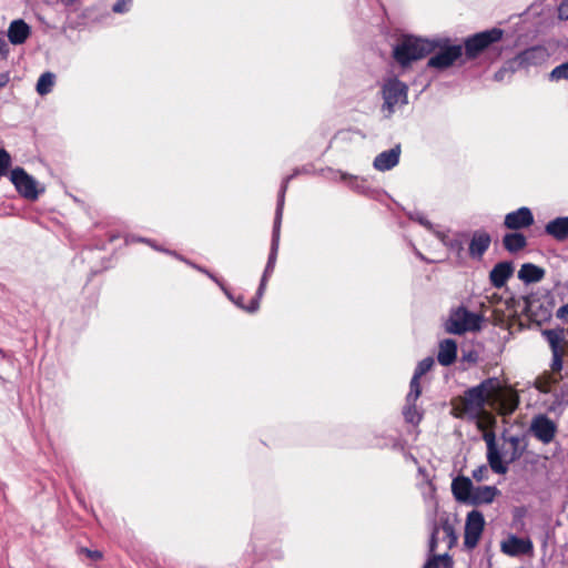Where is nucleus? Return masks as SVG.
<instances>
[{
  "label": "nucleus",
  "mask_w": 568,
  "mask_h": 568,
  "mask_svg": "<svg viewBox=\"0 0 568 568\" xmlns=\"http://www.w3.org/2000/svg\"><path fill=\"white\" fill-rule=\"evenodd\" d=\"M501 384L497 377H488L464 392L463 409L470 417H479L493 396L499 393Z\"/></svg>",
  "instance_id": "f257e3e1"
},
{
  "label": "nucleus",
  "mask_w": 568,
  "mask_h": 568,
  "mask_svg": "<svg viewBox=\"0 0 568 568\" xmlns=\"http://www.w3.org/2000/svg\"><path fill=\"white\" fill-rule=\"evenodd\" d=\"M433 52L432 39L413 34H403L393 47V58L402 68H407Z\"/></svg>",
  "instance_id": "f03ea898"
},
{
  "label": "nucleus",
  "mask_w": 568,
  "mask_h": 568,
  "mask_svg": "<svg viewBox=\"0 0 568 568\" xmlns=\"http://www.w3.org/2000/svg\"><path fill=\"white\" fill-rule=\"evenodd\" d=\"M434 54L428 59L426 67L437 71H444L453 67L463 54V45L453 43L448 37H436L432 39Z\"/></svg>",
  "instance_id": "7ed1b4c3"
},
{
  "label": "nucleus",
  "mask_w": 568,
  "mask_h": 568,
  "mask_svg": "<svg viewBox=\"0 0 568 568\" xmlns=\"http://www.w3.org/2000/svg\"><path fill=\"white\" fill-rule=\"evenodd\" d=\"M381 92L384 99L382 112L386 119L393 116L397 105L408 104V85L395 75L384 79Z\"/></svg>",
  "instance_id": "20e7f679"
},
{
  "label": "nucleus",
  "mask_w": 568,
  "mask_h": 568,
  "mask_svg": "<svg viewBox=\"0 0 568 568\" xmlns=\"http://www.w3.org/2000/svg\"><path fill=\"white\" fill-rule=\"evenodd\" d=\"M504 37V30L491 28L467 37L464 40L463 50L467 60L479 57L485 50L499 42Z\"/></svg>",
  "instance_id": "39448f33"
},
{
  "label": "nucleus",
  "mask_w": 568,
  "mask_h": 568,
  "mask_svg": "<svg viewBox=\"0 0 568 568\" xmlns=\"http://www.w3.org/2000/svg\"><path fill=\"white\" fill-rule=\"evenodd\" d=\"M548 57L549 53L547 49L544 45L538 44L520 51L514 59L508 61V64L511 71H516L521 68L527 69L540 65L546 62Z\"/></svg>",
  "instance_id": "423d86ee"
},
{
  "label": "nucleus",
  "mask_w": 568,
  "mask_h": 568,
  "mask_svg": "<svg viewBox=\"0 0 568 568\" xmlns=\"http://www.w3.org/2000/svg\"><path fill=\"white\" fill-rule=\"evenodd\" d=\"M485 518L481 511L473 509L467 514L464 532V546L474 549L481 537Z\"/></svg>",
  "instance_id": "0eeeda50"
},
{
  "label": "nucleus",
  "mask_w": 568,
  "mask_h": 568,
  "mask_svg": "<svg viewBox=\"0 0 568 568\" xmlns=\"http://www.w3.org/2000/svg\"><path fill=\"white\" fill-rule=\"evenodd\" d=\"M10 180L20 195L27 200H37L40 191L37 181L24 169L17 166L11 171Z\"/></svg>",
  "instance_id": "6e6552de"
},
{
  "label": "nucleus",
  "mask_w": 568,
  "mask_h": 568,
  "mask_svg": "<svg viewBox=\"0 0 568 568\" xmlns=\"http://www.w3.org/2000/svg\"><path fill=\"white\" fill-rule=\"evenodd\" d=\"M529 429L538 440L549 444L555 437L557 426L548 416L539 414L532 418Z\"/></svg>",
  "instance_id": "1a4fd4ad"
},
{
  "label": "nucleus",
  "mask_w": 568,
  "mask_h": 568,
  "mask_svg": "<svg viewBox=\"0 0 568 568\" xmlns=\"http://www.w3.org/2000/svg\"><path fill=\"white\" fill-rule=\"evenodd\" d=\"M532 542L529 538L509 535L500 544V550L510 557H519L532 552Z\"/></svg>",
  "instance_id": "9d476101"
},
{
  "label": "nucleus",
  "mask_w": 568,
  "mask_h": 568,
  "mask_svg": "<svg viewBox=\"0 0 568 568\" xmlns=\"http://www.w3.org/2000/svg\"><path fill=\"white\" fill-rule=\"evenodd\" d=\"M535 222L532 212L527 206H521L516 211L509 212L505 215V227L514 231L530 227Z\"/></svg>",
  "instance_id": "9b49d317"
},
{
  "label": "nucleus",
  "mask_w": 568,
  "mask_h": 568,
  "mask_svg": "<svg viewBox=\"0 0 568 568\" xmlns=\"http://www.w3.org/2000/svg\"><path fill=\"white\" fill-rule=\"evenodd\" d=\"M487 445V460L491 470L498 475H505L508 471V462H503V455L497 447L496 438L493 433L484 436Z\"/></svg>",
  "instance_id": "f8f14e48"
},
{
  "label": "nucleus",
  "mask_w": 568,
  "mask_h": 568,
  "mask_svg": "<svg viewBox=\"0 0 568 568\" xmlns=\"http://www.w3.org/2000/svg\"><path fill=\"white\" fill-rule=\"evenodd\" d=\"M400 153V144H396L392 149L378 153L373 161V168L379 172L392 170L399 163Z\"/></svg>",
  "instance_id": "ddd939ff"
},
{
  "label": "nucleus",
  "mask_w": 568,
  "mask_h": 568,
  "mask_svg": "<svg viewBox=\"0 0 568 568\" xmlns=\"http://www.w3.org/2000/svg\"><path fill=\"white\" fill-rule=\"evenodd\" d=\"M282 217L283 216H281V207H278L275 210V216H274L273 230H272V239H271V248H270V254H268L267 262L265 265L266 268H272V270L275 268L278 247H280Z\"/></svg>",
  "instance_id": "4468645a"
},
{
  "label": "nucleus",
  "mask_w": 568,
  "mask_h": 568,
  "mask_svg": "<svg viewBox=\"0 0 568 568\" xmlns=\"http://www.w3.org/2000/svg\"><path fill=\"white\" fill-rule=\"evenodd\" d=\"M514 273V265L510 261L498 262L489 273V281L493 287L501 288Z\"/></svg>",
  "instance_id": "2eb2a0df"
},
{
  "label": "nucleus",
  "mask_w": 568,
  "mask_h": 568,
  "mask_svg": "<svg viewBox=\"0 0 568 568\" xmlns=\"http://www.w3.org/2000/svg\"><path fill=\"white\" fill-rule=\"evenodd\" d=\"M30 34L31 27L23 19H16L10 22L7 36L11 44H23Z\"/></svg>",
  "instance_id": "dca6fc26"
},
{
  "label": "nucleus",
  "mask_w": 568,
  "mask_h": 568,
  "mask_svg": "<svg viewBox=\"0 0 568 568\" xmlns=\"http://www.w3.org/2000/svg\"><path fill=\"white\" fill-rule=\"evenodd\" d=\"M491 243V236L486 231H475L469 242L468 252L473 258H481Z\"/></svg>",
  "instance_id": "f3484780"
},
{
  "label": "nucleus",
  "mask_w": 568,
  "mask_h": 568,
  "mask_svg": "<svg viewBox=\"0 0 568 568\" xmlns=\"http://www.w3.org/2000/svg\"><path fill=\"white\" fill-rule=\"evenodd\" d=\"M474 487L471 479L466 476H457L452 481V493L459 503L468 504Z\"/></svg>",
  "instance_id": "a211bd4d"
},
{
  "label": "nucleus",
  "mask_w": 568,
  "mask_h": 568,
  "mask_svg": "<svg viewBox=\"0 0 568 568\" xmlns=\"http://www.w3.org/2000/svg\"><path fill=\"white\" fill-rule=\"evenodd\" d=\"M545 233L557 242L568 240V216H558L545 225Z\"/></svg>",
  "instance_id": "6ab92c4d"
},
{
  "label": "nucleus",
  "mask_w": 568,
  "mask_h": 568,
  "mask_svg": "<svg viewBox=\"0 0 568 568\" xmlns=\"http://www.w3.org/2000/svg\"><path fill=\"white\" fill-rule=\"evenodd\" d=\"M457 358V343L453 338H445L439 343L437 361L442 366H450Z\"/></svg>",
  "instance_id": "aec40b11"
},
{
  "label": "nucleus",
  "mask_w": 568,
  "mask_h": 568,
  "mask_svg": "<svg viewBox=\"0 0 568 568\" xmlns=\"http://www.w3.org/2000/svg\"><path fill=\"white\" fill-rule=\"evenodd\" d=\"M465 307L459 306L456 310H453L449 314V317L445 322V331L449 334L462 335L467 332V327L465 325Z\"/></svg>",
  "instance_id": "412c9836"
},
{
  "label": "nucleus",
  "mask_w": 568,
  "mask_h": 568,
  "mask_svg": "<svg viewBox=\"0 0 568 568\" xmlns=\"http://www.w3.org/2000/svg\"><path fill=\"white\" fill-rule=\"evenodd\" d=\"M500 491L495 486L474 487L468 505L478 506L490 504Z\"/></svg>",
  "instance_id": "4be33fe9"
},
{
  "label": "nucleus",
  "mask_w": 568,
  "mask_h": 568,
  "mask_svg": "<svg viewBox=\"0 0 568 568\" xmlns=\"http://www.w3.org/2000/svg\"><path fill=\"white\" fill-rule=\"evenodd\" d=\"M545 270L532 263H524L518 271V278L525 284L540 282L545 276Z\"/></svg>",
  "instance_id": "5701e85b"
},
{
  "label": "nucleus",
  "mask_w": 568,
  "mask_h": 568,
  "mask_svg": "<svg viewBox=\"0 0 568 568\" xmlns=\"http://www.w3.org/2000/svg\"><path fill=\"white\" fill-rule=\"evenodd\" d=\"M503 245L506 251L514 254L527 246V237L520 232L506 233L503 237Z\"/></svg>",
  "instance_id": "b1692460"
},
{
  "label": "nucleus",
  "mask_w": 568,
  "mask_h": 568,
  "mask_svg": "<svg viewBox=\"0 0 568 568\" xmlns=\"http://www.w3.org/2000/svg\"><path fill=\"white\" fill-rule=\"evenodd\" d=\"M307 173H310V169L308 168H306V166L296 168L293 171L292 174L287 175L282 181V184H281V187H280V191H278V194H277V203H276V209L281 207V216H283V210H284V203H285V194H286L290 181L293 180L294 178H296L300 174H307Z\"/></svg>",
  "instance_id": "393cba45"
},
{
  "label": "nucleus",
  "mask_w": 568,
  "mask_h": 568,
  "mask_svg": "<svg viewBox=\"0 0 568 568\" xmlns=\"http://www.w3.org/2000/svg\"><path fill=\"white\" fill-rule=\"evenodd\" d=\"M564 328L544 329L541 335L548 342L551 352L564 351L561 343L564 342Z\"/></svg>",
  "instance_id": "a878e982"
},
{
  "label": "nucleus",
  "mask_w": 568,
  "mask_h": 568,
  "mask_svg": "<svg viewBox=\"0 0 568 568\" xmlns=\"http://www.w3.org/2000/svg\"><path fill=\"white\" fill-rule=\"evenodd\" d=\"M339 178L341 180L346 181L348 186L357 193L365 195H369L372 193V189L367 185L364 179H358L357 176H353L343 172H339Z\"/></svg>",
  "instance_id": "bb28decb"
},
{
  "label": "nucleus",
  "mask_w": 568,
  "mask_h": 568,
  "mask_svg": "<svg viewBox=\"0 0 568 568\" xmlns=\"http://www.w3.org/2000/svg\"><path fill=\"white\" fill-rule=\"evenodd\" d=\"M273 272H274V270H272V268H266V267L264 268L256 294L250 302L248 308L251 311H257L260 308V301H261L262 296L264 295L267 281H268L270 276L273 274Z\"/></svg>",
  "instance_id": "cd10ccee"
},
{
  "label": "nucleus",
  "mask_w": 568,
  "mask_h": 568,
  "mask_svg": "<svg viewBox=\"0 0 568 568\" xmlns=\"http://www.w3.org/2000/svg\"><path fill=\"white\" fill-rule=\"evenodd\" d=\"M554 400L549 406V410L551 412H561L565 407L568 406V386L562 385L558 389H555Z\"/></svg>",
  "instance_id": "c85d7f7f"
},
{
  "label": "nucleus",
  "mask_w": 568,
  "mask_h": 568,
  "mask_svg": "<svg viewBox=\"0 0 568 568\" xmlns=\"http://www.w3.org/2000/svg\"><path fill=\"white\" fill-rule=\"evenodd\" d=\"M54 82H55V74L50 72V71H47L44 73H42L39 79H38V82H37V92L40 94V95H47L49 94L52 89H53V85H54Z\"/></svg>",
  "instance_id": "c756f323"
},
{
  "label": "nucleus",
  "mask_w": 568,
  "mask_h": 568,
  "mask_svg": "<svg viewBox=\"0 0 568 568\" xmlns=\"http://www.w3.org/2000/svg\"><path fill=\"white\" fill-rule=\"evenodd\" d=\"M403 416L405 420L413 425H418L422 420V413L418 412L416 407V402L408 403L406 402L404 408H403Z\"/></svg>",
  "instance_id": "7c9ffc66"
},
{
  "label": "nucleus",
  "mask_w": 568,
  "mask_h": 568,
  "mask_svg": "<svg viewBox=\"0 0 568 568\" xmlns=\"http://www.w3.org/2000/svg\"><path fill=\"white\" fill-rule=\"evenodd\" d=\"M464 316H465V325L467 327V332H477L481 328V323L484 320L483 315H480L478 313L470 312L465 307Z\"/></svg>",
  "instance_id": "2f4dec72"
},
{
  "label": "nucleus",
  "mask_w": 568,
  "mask_h": 568,
  "mask_svg": "<svg viewBox=\"0 0 568 568\" xmlns=\"http://www.w3.org/2000/svg\"><path fill=\"white\" fill-rule=\"evenodd\" d=\"M420 378L416 376H412V379L409 382V392L406 395V402H417L422 394V386H420Z\"/></svg>",
  "instance_id": "473e14b6"
},
{
  "label": "nucleus",
  "mask_w": 568,
  "mask_h": 568,
  "mask_svg": "<svg viewBox=\"0 0 568 568\" xmlns=\"http://www.w3.org/2000/svg\"><path fill=\"white\" fill-rule=\"evenodd\" d=\"M508 442L511 445V453L508 463H513L523 456L524 447H520V438L518 436H510Z\"/></svg>",
  "instance_id": "72a5a7b5"
},
{
  "label": "nucleus",
  "mask_w": 568,
  "mask_h": 568,
  "mask_svg": "<svg viewBox=\"0 0 568 568\" xmlns=\"http://www.w3.org/2000/svg\"><path fill=\"white\" fill-rule=\"evenodd\" d=\"M550 81L568 80V61L555 67L549 73Z\"/></svg>",
  "instance_id": "f704fd0d"
},
{
  "label": "nucleus",
  "mask_w": 568,
  "mask_h": 568,
  "mask_svg": "<svg viewBox=\"0 0 568 568\" xmlns=\"http://www.w3.org/2000/svg\"><path fill=\"white\" fill-rule=\"evenodd\" d=\"M434 366V358L430 356L425 357L415 367L413 376H416L420 378L423 375H425L427 372L432 369Z\"/></svg>",
  "instance_id": "c9c22d12"
},
{
  "label": "nucleus",
  "mask_w": 568,
  "mask_h": 568,
  "mask_svg": "<svg viewBox=\"0 0 568 568\" xmlns=\"http://www.w3.org/2000/svg\"><path fill=\"white\" fill-rule=\"evenodd\" d=\"M436 235L445 246H447L452 251H460L463 250V242L455 237V239H448L445 234L440 232H436Z\"/></svg>",
  "instance_id": "e433bc0d"
},
{
  "label": "nucleus",
  "mask_w": 568,
  "mask_h": 568,
  "mask_svg": "<svg viewBox=\"0 0 568 568\" xmlns=\"http://www.w3.org/2000/svg\"><path fill=\"white\" fill-rule=\"evenodd\" d=\"M408 217L409 220L417 222L429 231H433L434 229L433 223L424 215V213L419 211L409 212Z\"/></svg>",
  "instance_id": "4c0bfd02"
},
{
  "label": "nucleus",
  "mask_w": 568,
  "mask_h": 568,
  "mask_svg": "<svg viewBox=\"0 0 568 568\" xmlns=\"http://www.w3.org/2000/svg\"><path fill=\"white\" fill-rule=\"evenodd\" d=\"M10 165H11L10 154L3 148H0V176H3L7 174Z\"/></svg>",
  "instance_id": "58836bf2"
},
{
  "label": "nucleus",
  "mask_w": 568,
  "mask_h": 568,
  "mask_svg": "<svg viewBox=\"0 0 568 568\" xmlns=\"http://www.w3.org/2000/svg\"><path fill=\"white\" fill-rule=\"evenodd\" d=\"M447 561V562H452V559L449 557L448 554H444V555H434L433 557H430L426 564L424 565L423 568H438V564L439 561Z\"/></svg>",
  "instance_id": "ea45409f"
},
{
  "label": "nucleus",
  "mask_w": 568,
  "mask_h": 568,
  "mask_svg": "<svg viewBox=\"0 0 568 568\" xmlns=\"http://www.w3.org/2000/svg\"><path fill=\"white\" fill-rule=\"evenodd\" d=\"M552 354V362H551V369L552 372H560L562 369L564 365V351L559 352H551Z\"/></svg>",
  "instance_id": "a19ab883"
},
{
  "label": "nucleus",
  "mask_w": 568,
  "mask_h": 568,
  "mask_svg": "<svg viewBox=\"0 0 568 568\" xmlns=\"http://www.w3.org/2000/svg\"><path fill=\"white\" fill-rule=\"evenodd\" d=\"M132 0H118L112 6V11L115 13H125L129 11Z\"/></svg>",
  "instance_id": "79ce46f5"
},
{
  "label": "nucleus",
  "mask_w": 568,
  "mask_h": 568,
  "mask_svg": "<svg viewBox=\"0 0 568 568\" xmlns=\"http://www.w3.org/2000/svg\"><path fill=\"white\" fill-rule=\"evenodd\" d=\"M514 72L515 71H511V69L509 68V64L507 62L503 68H500L497 72H495L494 79L496 81H504L506 78H510V75Z\"/></svg>",
  "instance_id": "37998d69"
},
{
  "label": "nucleus",
  "mask_w": 568,
  "mask_h": 568,
  "mask_svg": "<svg viewBox=\"0 0 568 568\" xmlns=\"http://www.w3.org/2000/svg\"><path fill=\"white\" fill-rule=\"evenodd\" d=\"M471 476L477 481L485 480L487 478V467H486V465H480L476 469H474Z\"/></svg>",
  "instance_id": "c03bdc74"
},
{
  "label": "nucleus",
  "mask_w": 568,
  "mask_h": 568,
  "mask_svg": "<svg viewBox=\"0 0 568 568\" xmlns=\"http://www.w3.org/2000/svg\"><path fill=\"white\" fill-rule=\"evenodd\" d=\"M437 532H438V527L435 526L433 531H432V535H430V538H429V542H428V550L432 554L435 552V550L437 548V544H438Z\"/></svg>",
  "instance_id": "a18cd8bd"
},
{
  "label": "nucleus",
  "mask_w": 568,
  "mask_h": 568,
  "mask_svg": "<svg viewBox=\"0 0 568 568\" xmlns=\"http://www.w3.org/2000/svg\"><path fill=\"white\" fill-rule=\"evenodd\" d=\"M443 530L446 534V536L449 538V547H452V545H454L457 540L454 528L449 524L446 523L443 526Z\"/></svg>",
  "instance_id": "49530a36"
},
{
  "label": "nucleus",
  "mask_w": 568,
  "mask_h": 568,
  "mask_svg": "<svg viewBox=\"0 0 568 568\" xmlns=\"http://www.w3.org/2000/svg\"><path fill=\"white\" fill-rule=\"evenodd\" d=\"M151 247H153L154 250L156 251H160V252H163V253H166V254H170L172 256H174L175 258L178 260H182V255H180L178 252L175 251H171V250H168V248H163L162 246H159L154 243V241L151 240V244H149Z\"/></svg>",
  "instance_id": "de8ad7c7"
},
{
  "label": "nucleus",
  "mask_w": 568,
  "mask_h": 568,
  "mask_svg": "<svg viewBox=\"0 0 568 568\" xmlns=\"http://www.w3.org/2000/svg\"><path fill=\"white\" fill-rule=\"evenodd\" d=\"M9 52H10L9 45H8L7 41L4 40L3 36L0 34V57H1V59L6 60L9 55Z\"/></svg>",
  "instance_id": "09e8293b"
},
{
  "label": "nucleus",
  "mask_w": 568,
  "mask_h": 568,
  "mask_svg": "<svg viewBox=\"0 0 568 568\" xmlns=\"http://www.w3.org/2000/svg\"><path fill=\"white\" fill-rule=\"evenodd\" d=\"M558 17L561 20H568V0L562 1L558 7Z\"/></svg>",
  "instance_id": "8fccbe9b"
},
{
  "label": "nucleus",
  "mask_w": 568,
  "mask_h": 568,
  "mask_svg": "<svg viewBox=\"0 0 568 568\" xmlns=\"http://www.w3.org/2000/svg\"><path fill=\"white\" fill-rule=\"evenodd\" d=\"M234 304L241 308V310H244L248 313H255L256 311H251L248 307H250V303L246 305L244 304V296L243 295H237L236 296V301H234Z\"/></svg>",
  "instance_id": "3c124183"
},
{
  "label": "nucleus",
  "mask_w": 568,
  "mask_h": 568,
  "mask_svg": "<svg viewBox=\"0 0 568 568\" xmlns=\"http://www.w3.org/2000/svg\"><path fill=\"white\" fill-rule=\"evenodd\" d=\"M284 557V552L281 548H275V549H272L268 554H267V558L268 559H273V560H281L283 559Z\"/></svg>",
  "instance_id": "603ef678"
},
{
  "label": "nucleus",
  "mask_w": 568,
  "mask_h": 568,
  "mask_svg": "<svg viewBox=\"0 0 568 568\" xmlns=\"http://www.w3.org/2000/svg\"><path fill=\"white\" fill-rule=\"evenodd\" d=\"M435 490H436L435 486L432 483H429L428 484V493L425 491L423 494L426 503L435 500Z\"/></svg>",
  "instance_id": "864d4df0"
},
{
  "label": "nucleus",
  "mask_w": 568,
  "mask_h": 568,
  "mask_svg": "<svg viewBox=\"0 0 568 568\" xmlns=\"http://www.w3.org/2000/svg\"><path fill=\"white\" fill-rule=\"evenodd\" d=\"M568 316V303L560 306L556 312V317L559 320H566Z\"/></svg>",
  "instance_id": "5fc2aeb1"
},
{
  "label": "nucleus",
  "mask_w": 568,
  "mask_h": 568,
  "mask_svg": "<svg viewBox=\"0 0 568 568\" xmlns=\"http://www.w3.org/2000/svg\"><path fill=\"white\" fill-rule=\"evenodd\" d=\"M10 81V74L9 72H1L0 73V89L4 88Z\"/></svg>",
  "instance_id": "6e6d98bb"
},
{
  "label": "nucleus",
  "mask_w": 568,
  "mask_h": 568,
  "mask_svg": "<svg viewBox=\"0 0 568 568\" xmlns=\"http://www.w3.org/2000/svg\"><path fill=\"white\" fill-rule=\"evenodd\" d=\"M181 261H183L184 263H186L187 265L192 266L193 268L197 270V271H199V272H201V273H204V274H205V271H209L207 268H205V267H203V266H201V265H197V264H195V263H193V262H191V261H189V260L184 258L183 256H182V260H181Z\"/></svg>",
  "instance_id": "4d7b16f0"
},
{
  "label": "nucleus",
  "mask_w": 568,
  "mask_h": 568,
  "mask_svg": "<svg viewBox=\"0 0 568 568\" xmlns=\"http://www.w3.org/2000/svg\"><path fill=\"white\" fill-rule=\"evenodd\" d=\"M205 275L210 277L214 283H216L219 287H223L224 282L216 277L212 272L205 271Z\"/></svg>",
  "instance_id": "13d9d810"
},
{
  "label": "nucleus",
  "mask_w": 568,
  "mask_h": 568,
  "mask_svg": "<svg viewBox=\"0 0 568 568\" xmlns=\"http://www.w3.org/2000/svg\"><path fill=\"white\" fill-rule=\"evenodd\" d=\"M89 557H91L92 559H100L102 557L101 552L98 551V550H94V551H91V550H87Z\"/></svg>",
  "instance_id": "bf43d9fd"
},
{
  "label": "nucleus",
  "mask_w": 568,
  "mask_h": 568,
  "mask_svg": "<svg viewBox=\"0 0 568 568\" xmlns=\"http://www.w3.org/2000/svg\"><path fill=\"white\" fill-rule=\"evenodd\" d=\"M131 241H133V242H141V243H145V244H151V240L146 239V237H135V236H132Z\"/></svg>",
  "instance_id": "052dcab7"
},
{
  "label": "nucleus",
  "mask_w": 568,
  "mask_h": 568,
  "mask_svg": "<svg viewBox=\"0 0 568 568\" xmlns=\"http://www.w3.org/2000/svg\"><path fill=\"white\" fill-rule=\"evenodd\" d=\"M220 288L223 291V293L229 300H231L234 296L232 292L225 286V284H223V287Z\"/></svg>",
  "instance_id": "680f3d73"
},
{
  "label": "nucleus",
  "mask_w": 568,
  "mask_h": 568,
  "mask_svg": "<svg viewBox=\"0 0 568 568\" xmlns=\"http://www.w3.org/2000/svg\"><path fill=\"white\" fill-rule=\"evenodd\" d=\"M464 359L475 362L476 361V354L470 352L468 355H464Z\"/></svg>",
  "instance_id": "e2e57ef3"
},
{
  "label": "nucleus",
  "mask_w": 568,
  "mask_h": 568,
  "mask_svg": "<svg viewBox=\"0 0 568 568\" xmlns=\"http://www.w3.org/2000/svg\"><path fill=\"white\" fill-rule=\"evenodd\" d=\"M415 253H416L417 257H419V258H420V260H423V261L425 260L424 255H423L420 252H418V251L416 250V251H415Z\"/></svg>",
  "instance_id": "0e129e2a"
},
{
  "label": "nucleus",
  "mask_w": 568,
  "mask_h": 568,
  "mask_svg": "<svg viewBox=\"0 0 568 568\" xmlns=\"http://www.w3.org/2000/svg\"><path fill=\"white\" fill-rule=\"evenodd\" d=\"M230 301L234 303V301H236V296H233Z\"/></svg>",
  "instance_id": "69168bd1"
},
{
  "label": "nucleus",
  "mask_w": 568,
  "mask_h": 568,
  "mask_svg": "<svg viewBox=\"0 0 568 568\" xmlns=\"http://www.w3.org/2000/svg\"><path fill=\"white\" fill-rule=\"evenodd\" d=\"M0 355L4 356V353H3V351H2V349H0Z\"/></svg>",
  "instance_id": "338daca9"
}]
</instances>
